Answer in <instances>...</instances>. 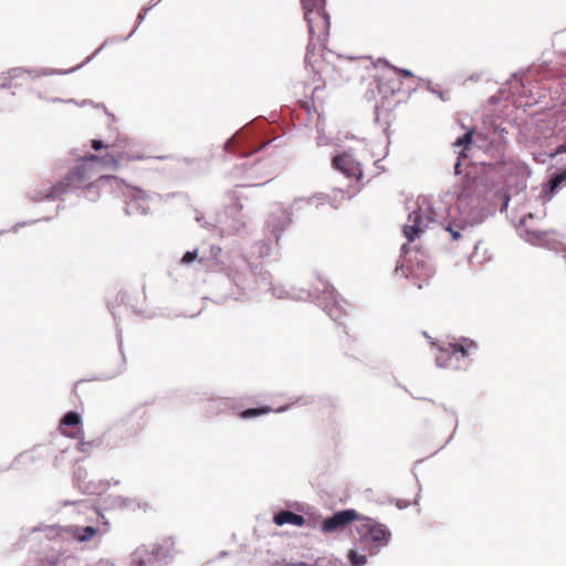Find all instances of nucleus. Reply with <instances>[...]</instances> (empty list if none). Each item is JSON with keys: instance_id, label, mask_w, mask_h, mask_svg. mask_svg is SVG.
<instances>
[{"instance_id": "nucleus-1", "label": "nucleus", "mask_w": 566, "mask_h": 566, "mask_svg": "<svg viewBox=\"0 0 566 566\" xmlns=\"http://www.w3.org/2000/svg\"><path fill=\"white\" fill-rule=\"evenodd\" d=\"M92 147L95 150L102 148L112 149L105 156L88 155L85 156L61 181L53 185L48 192L34 197L35 200L59 199L64 193L82 189L90 200H95L98 195L94 191L99 185L109 184L111 187L118 188L124 197L125 214L128 217H138L142 212L140 190L119 181L115 177L101 174L102 167H116L120 155L116 150L115 143H104L99 139L92 140Z\"/></svg>"}, {"instance_id": "nucleus-2", "label": "nucleus", "mask_w": 566, "mask_h": 566, "mask_svg": "<svg viewBox=\"0 0 566 566\" xmlns=\"http://www.w3.org/2000/svg\"><path fill=\"white\" fill-rule=\"evenodd\" d=\"M269 284L270 272L262 268L261 263L240 254L229 262L226 273L212 280V295L216 302L229 298L237 301L256 292L259 286Z\"/></svg>"}, {"instance_id": "nucleus-3", "label": "nucleus", "mask_w": 566, "mask_h": 566, "mask_svg": "<svg viewBox=\"0 0 566 566\" xmlns=\"http://www.w3.org/2000/svg\"><path fill=\"white\" fill-rule=\"evenodd\" d=\"M256 291H271L277 298L305 301L317 304L329 318H340L352 314L353 305L348 303L336 289L322 275L316 276L311 289L286 287L283 284H273L270 275L268 286H259Z\"/></svg>"}, {"instance_id": "nucleus-4", "label": "nucleus", "mask_w": 566, "mask_h": 566, "mask_svg": "<svg viewBox=\"0 0 566 566\" xmlns=\"http://www.w3.org/2000/svg\"><path fill=\"white\" fill-rule=\"evenodd\" d=\"M457 210L462 223L470 227L480 224L492 216L493 208L486 200L485 184L482 179L465 177L457 195Z\"/></svg>"}, {"instance_id": "nucleus-5", "label": "nucleus", "mask_w": 566, "mask_h": 566, "mask_svg": "<svg viewBox=\"0 0 566 566\" xmlns=\"http://www.w3.org/2000/svg\"><path fill=\"white\" fill-rule=\"evenodd\" d=\"M269 123L265 118L254 119L252 123L239 129L224 143L226 151H238L241 158L264 148L271 140H263L268 135Z\"/></svg>"}, {"instance_id": "nucleus-6", "label": "nucleus", "mask_w": 566, "mask_h": 566, "mask_svg": "<svg viewBox=\"0 0 566 566\" xmlns=\"http://www.w3.org/2000/svg\"><path fill=\"white\" fill-rule=\"evenodd\" d=\"M478 345L472 339L462 337L459 340L439 345L436 361L440 367L449 369H465L476 352Z\"/></svg>"}, {"instance_id": "nucleus-7", "label": "nucleus", "mask_w": 566, "mask_h": 566, "mask_svg": "<svg viewBox=\"0 0 566 566\" xmlns=\"http://www.w3.org/2000/svg\"><path fill=\"white\" fill-rule=\"evenodd\" d=\"M228 197L231 203L227 205L223 216H219V233L222 237L241 233L251 219L235 191L228 192Z\"/></svg>"}, {"instance_id": "nucleus-8", "label": "nucleus", "mask_w": 566, "mask_h": 566, "mask_svg": "<svg viewBox=\"0 0 566 566\" xmlns=\"http://www.w3.org/2000/svg\"><path fill=\"white\" fill-rule=\"evenodd\" d=\"M326 0H301L304 19L307 22L311 40L323 42L329 30V15L325 10Z\"/></svg>"}, {"instance_id": "nucleus-9", "label": "nucleus", "mask_w": 566, "mask_h": 566, "mask_svg": "<svg viewBox=\"0 0 566 566\" xmlns=\"http://www.w3.org/2000/svg\"><path fill=\"white\" fill-rule=\"evenodd\" d=\"M326 200L327 196H325L324 193H316L307 198H296L291 207V210L279 206L271 212L266 221V227L274 235L275 241L277 242L281 232H283L291 224L294 209H298L302 202H305L310 206L315 205L317 207L319 203H324Z\"/></svg>"}, {"instance_id": "nucleus-10", "label": "nucleus", "mask_w": 566, "mask_h": 566, "mask_svg": "<svg viewBox=\"0 0 566 566\" xmlns=\"http://www.w3.org/2000/svg\"><path fill=\"white\" fill-rule=\"evenodd\" d=\"M356 530L361 544L370 539L376 547L387 545L391 535L386 525L373 518L361 516L360 514Z\"/></svg>"}, {"instance_id": "nucleus-11", "label": "nucleus", "mask_w": 566, "mask_h": 566, "mask_svg": "<svg viewBox=\"0 0 566 566\" xmlns=\"http://www.w3.org/2000/svg\"><path fill=\"white\" fill-rule=\"evenodd\" d=\"M332 167L343 174L349 180H359L363 178V168L360 161L356 158L353 149H347L332 158Z\"/></svg>"}, {"instance_id": "nucleus-12", "label": "nucleus", "mask_w": 566, "mask_h": 566, "mask_svg": "<svg viewBox=\"0 0 566 566\" xmlns=\"http://www.w3.org/2000/svg\"><path fill=\"white\" fill-rule=\"evenodd\" d=\"M359 514L353 510H344L336 512L331 517L325 518L322 523V531L326 534H332L345 530L350 523L358 522Z\"/></svg>"}, {"instance_id": "nucleus-13", "label": "nucleus", "mask_w": 566, "mask_h": 566, "mask_svg": "<svg viewBox=\"0 0 566 566\" xmlns=\"http://www.w3.org/2000/svg\"><path fill=\"white\" fill-rule=\"evenodd\" d=\"M60 432L71 439L83 438L84 430L82 427V419L77 412L69 411L60 421Z\"/></svg>"}, {"instance_id": "nucleus-14", "label": "nucleus", "mask_w": 566, "mask_h": 566, "mask_svg": "<svg viewBox=\"0 0 566 566\" xmlns=\"http://www.w3.org/2000/svg\"><path fill=\"white\" fill-rule=\"evenodd\" d=\"M485 196L490 206L493 208L492 216L496 212L506 211L509 203L511 201V192L509 189L500 188V187H488L485 184Z\"/></svg>"}, {"instance_id": "nucleus-15", "label": "nucleus", "mask_w": 566, "mask_h": 566, "mask_svg": "<svg viewBox=\"0 0 566 566\" xmlns=\"http://www.w3.org/2000/svg\"><path fill=\"white\" fill-rule=\"evenodd\" d=\"M54 73H55V71L53 69L29 70V69H22V67H14V69H11L7 73L6 81L2 82L0 84V86L8 87L11 85V82L13 80L24 77L25 75H29L31 77H39V76L52 75Z\"/></svg>"}, {"instance_id": "nucleus-16", "label": "nucleus", "mask_w": 566, "mask_h": 566, "mask_svg": "<svg viewBox=\"0 0 566 566\" xmlns=\"http://www.w3.org/2000/svg\"><path fill=\"white\" fill-rule=\"evenodd\" d=\"M175 542L170 537L163 538L160 542L155 543L149 552L150 559L155 562L166 560L171 558L175 554Z\"/></svg>"}, {"instance_id": "nucleus-17", "label": "nucleus", "mask_w": 566, "mask_h": 566, "mask_svg": "<svg viewBox=\"0 0 566 566\" xmlns=\"http://www.w3.org/2000/svg\"><path fill=\"white\" fill-rule=\"evenodd\" d=\"M563 186H566V167L557 169L549 176V179L543 190L545 198L551 200L557 189Z\"/></svg>"}, {"instance_id": "nucleus-18", "label": "nucleus", "mask_w": 566, "mask_h": 566, "mask_svg": "<svg viewBox=\"0 0 566 566\" xmlns=\"http://www.w3.org/2000/svg\"><path fill=\"white\" fill-rule=\"evenodd\" d=\"M409 221H412V224L405 226L402 231L408 242H412L422 232L423 220L420 210L409 213Z\"/></svg>"}, {"instance_id": "nucleus-19", "label": "nucleus", "mask_w": 566, "mask_h": 566, "mask_svg": "<svg viewBox=\"0 0 566 566\" xmlns=\"http://www.w3.org/2000/svg\"><path fill=\"white\" fill-rule=\"evenodd\" d=\"M273 522L279 526L284 524L303 526L305 524V518L304 516L291 511H281L273 516Z\"/></svg>"}, {"instance_id": "nucleus-20", "label": "nucleus", "mask_w": 566, "mask_h": 566, "mask_svg": "<svg viewBox=\"0 0 566 566\" xmlns=\"http://www.w3.org/2000/svg\"><path fill=\"white\" fill-rule=\"evenodd\" d=\"M272 252V243L270 240L268 241H256L254 242L252 245H251V249H250V252L249 254H245L251 261H252V258H256V259H264L266 256H269ZM253 262H255V260H253ZM256 263H260L259 261H256ZM261 265L263 266V264L261 263Z\"/></svg>"}, {"instance_id": "nucleus-21", "label": "nucleus", "mask_w": 566, "mask_h": 566, "mask_svg": "<svg viewBox=\"0 0 566 566\" xmlns=\"http://www.w3.org/2000/svg\"><path fill=\"white\" fill-rule=\"evenodd\" d=\"M99 530L94 526H85V527H74L72 530V536L78 542H88L91 541Z\"/></svg>"}, {"instance_id": "nucleus-22", "label": "nucleus", "mask_w": 566, "mask_h": 566, "mask_svg": "<svg viewBox=\"0 0 566 566\" xmlns=\"http://www.w3.org/2000/svg\"><path fill=\"white\" fill-rule=\"evenodd\" d=\"M196 211V221L199 226L208 231H218L219 232V217H209L207 218L203 213Z\"/></svg>"}, {"instance_id": "nucleus-23", "label": "nucleus", "mask_w": 566, "mask_h": 566, "mask_svg": "<svg viewBox=\"0 0 566 566\" xmlns=\"http://www.w3.org/2000/svg\"><path fill=\"white\" fill-rule=\"evenodd\" d=\"M255 165L256 164L248 166L247 163L235 165L233 168V175L235 177H244L248 180H253L255 178V174H254Z\"/></svg>"}, {"instance_id": "nucleus-24", "label": "nucleus", "mask_w": 566, "mask_h": 566, "mask_svg": "<svg viewBox=\"0 0 566 566\" xmlns=\"http://www.w3.org/2000/svg\"><path fill=\"white\" fill-rule=\"evenodd\" d=\"M427 90L439 97L442 102L450 99V91L443 90L438 84H433L430 80L426 81Z\"/></svg>"}, {"instance_id": "nucleus-25", "label": "nucleus", "mask_w": 566, "mask_h": 566, "mask_svg": "<svg viewBox=\"0 0 566 566\" xmlns=\"http://www.w3.org/2000/svg\"><path fill=\"white\" fill-rule=\"evenodd\" d=\"M209 260L213 261L214 264H224V253L222 249L218 245H211L209 249V255L207 256Z\"/></svg>"}, {"instance_id": "nucleus-26", "label": "nucleus", "mask_w": 566, "mask_h": 566, "mask_svg": "<svg viewBox=\"0 0 566 566\" xmlns=\"http://www.w3.org/2000/svg\"><path fill=\"white\" fill-rule=\"evenodd\" d=\"M269 412H271V408H269V407L250 408V409L242 411L240 413V417L243 419H249V418L266 415Z\"/></svg>"}, {"instance_id": "nucleus-27", "label": "nucleus", "mask_w": 566, "mask_h": 566, "mask_svg": "<svg viewBox=\"0 0 566 566\" xmlns=\"http://www.w3.org/2000/svg\"><path fill=\"white\" fill-rule=\"evenodd\" d=\"M158 160H167V161H174V157L172 156H157V157H154V156H150V155H145L144 154V161H147L146 163V166H144V169H147V170H153L155 169V163L158 161Z\"/></svg>"}, {"instance_id": "nucleus-28", "label": "nucleus", "mask_w": 566, "mask_h": 566, "mask_svg": "<svg viewBox=\"0 0 566 566\" xmlns=\"http://www.w3.org/2000/svg\"><path fill=\"white\" fill-rule=\"evenodd\" d=\"M348 559L353 566H363L367 562L366 555L359 554L356 551H349Z\"/></svg>"}, {"instance_id": "nucleus-29", "label": "nucleus", "mask_w": 566, "mask_h": 566, "mask_svg": "<svg viewBox=\"0 0 566 566\" xmlns=\"http://www.w3.org/2000/svg\"><path fill=\"white\" fill-rule=\"evenodd\" d=\"M527 235H530L526 240L532 243L541 242L546 235L547 231H537V230H526Z\"/></svg>"}, {"instance_id": "nucleus-30", "label": "nucleus", "mask_w": 566, "mask_h": 566, "mask_svg": "<svg viewBox=\"0 0 566 566\" xmlns=\"http://www.w3.org/2000/svg\"><path fill=\"white\" fill-rule=\"evenodd\" d=\"M313 41L314 40L310 39V43L306 48V54H305L304 62H305L306 66H311L314 70L313 56H314L315 44L313 43Z\"/></svg>"}, {"instance_id": "nucleus-31", "label": "nucleus", "mask_w": 566, "mask_h": 566, "mask_svg": "<svg viewBox=\"0 0 566 566\" xmlns=\"http://www.w3.org/2000/svg\"><path fill=\"white\" fill-rule=\"evenodd\" d=\"M462 228L459 224L448 223L444 226V231L449 232L452 240L458 241L461 238Z\"/></svg>"}, {"instance_id": "nucleus-32", "label": "nucleus", "mask_w": 566, "mask_h": 566, "mask_svg": "<svg viewBox=\"0 0 566 566\" xmlns=\"http://www.w3.org/2000/svg\"><path fill=\"white\" fill-rule=\"evenodd\" d=\"M471 144H472V135L467 133V134H463L462 136L458 137L453 145L457 147L462 146L463 148H468Z\"/></svg>"}, {"instance_id": "nucleus-33", "label": "nucleus", "mask_w": 566, "mask_h": 566, "mask_svg": "<svg viewBox=\"0 0 566 566\" xmlns=\"http://www.w3.org/2000/svg\"><path fill=\"white\" fill-rule=\"evenodd\" d=\"M198 256V250H191L184 253L180 262L181 264L188 265L191 264Z\"/></svg>"}, {"instance_id": "nucleus-34", "label": "nucleus", "mask_w": 566, "mask_h": 566, "mask_svg": "<svg viewBox=\"0 0 566 566\" xmlns=\"http://www.w3.org/2000/svg\"><path fill=\"white\" fill-rule=\"evenodd\" d=\"M91 510L95 513L96 520L91 518V522H102L103 525H105L104 532L107 531L108 522L105 520L104 514L96 507H91Z\"/></svg>"}, {"instance_id": "nucleus-35", "label": "nucleus", "mask_w": 566, "mask_h": 566, "mask_svg": "<svg viewBox=\"0 0 566 566\" xmlns=\"http://www.w3.org/2000/svg\"><path fill=\"white\" fill-rule=\"evenodd\" d=\"M92 447L91 442L84 441L82 438H80V441L76 444V449L80 452H86Z\"/></svg>"}, {"instance_id": "nucleus-36", "label": "nucleus", "mask_w": 566, "mask_h": 566, "mask_svg": "<svg viewBox=\"0 0 566 566\" xmlns=\"http://www.w3.org/2000/svg\"><path fill=\"white\" fill-rule=\"evenodd\" d=\"M546 154L547 153L534 154V159L538 163L546 164L547 159L549 160V158Z\"/></svg>"}, {"instance_id": "nucleus-37", "label": "nucleus", "mask_w": 566, "mask_h": 566, "mask_svg": "<svg viewBox=\"0 0 566 566\" xmlns=\"http://www.w3.org/2000/svg\"><path fill=\"white\" fill-rule=\"evenodd\" d=\"M395 72L401 74L403 77H411L412 72L408 69H399V67H392Z\"/></svg>"}, {"instance_id": "nucleus-38", "label": "nucleus", "mask_w": 566, "mask_h": 566, "mask_svg": "<svg viewBox=\"0 0 566 566\" xmlns=\"http://www.w3.org/2000/svg\"><path fill=\"white\" fill-rule=\"evenodd\" d=\"M316 143L318 146H325L328 144V139L324 135H318L316 138Z\"/></svg>"}, {"instance_id": "nucleus-39", "label": "nucleus", "mask_w": 566, "mask_h": 566, "mask_svg": "<svg viewBox=\"0 0 566 566\" xmlns=\"http://www.w3.org/2000/svg\"><path fill=\"white\" fill-rule=\"evenodd\" d=\"M282 566H314V565L305 563V562H291V563H285Z\"/></svg>"}, {"instance_id": "nucleus-40", "label": "nucleus", "mask_w": 566, "mask_h": 566, "mask_svg": "<svg viewBox=\"0 0 566 566\" xmlns=\"http://www.w3.org/2000/svg\"><path fill=\"white\" fill-rule=\"evenodd\" d=\"M158 1L159 0H150V6L148 8H144V18L146 17L147 12L158 3Z\"/></svg>"}, {"instance_id": "nucleus-41", "label": "nucleus", "mask_w": 566, "mask_h": 566, "mask_svg": "<svg viewBox=\"0 0 566 566\" xmlns=\"http://www.w3.org/2000/svg\"><path fill=\"white\" fill-rule=\"evenodd\" d=\"M408 251H409V245H408V243H403V244L401 245V248H400V254H401V255H406V254L408 253Z\"/></svg>"}, {"instance_id": "nucleus-42", "label": "nucleus", "mask_w": 566, "mask_h": 566, "mask_svg": "<svg viewBox=\"0 0 566 566\" xmlns=\"http://www.w3.org/2000/svg\"><path fill=\"white\" fill-rule=\"evenodd\" d=\"M395 272H396V273L401 272V274H402L403 276H407V274H406V272H405V270H403V264H401V265H400V264H397V265H396V269H395Z\"/></svg>"}, {"instance_id": "nucleus-43", "label": "nucleus", "mask_w": 566, "mask_h": 566, "mask_svg": "<svg viewBox=\"0 0 566 566\" xmlns=\"http://www.w3.org/2000/svg\"><path fill=\"white\" fill-rule=\"evenodd\" d=\"M453 168H454V172H455L457 175H460V174H461V170H460V168H461V161H460L459 159L455 161V164H454V167H453Z\"/></svg>"}, {"instance_id": "nucleus-44", "label": "nucleus", "mask_w": 566, "mask_h": 566, "mask_svg": "<svg viewBox=\"0 0 566 566\" xmlns=\"http://www.w3.org/2000/svg\"><path fill=\"white\" fill-rule=\"evenodd\" d=\"M108 43V41L104 42L97 50L96 52L90 56L86 61L88 62L93 56H95L99 51H102V49Z\"/></svg>"}, {"instance_id": "nucleus-45", "label": "nucleus", "mask_w": 566, "mask_h": 566, "mask_svg": "<svg viewBox=\"0 0 566 566\" xmlns=\"http://www.w3.org/2000/svg\"><path fill=\"white\" fill-rule=\"evenodd\" d=\"M427 219L429 221H433L434 220V213L431 210L428 212Z\"/></svg>"}, {"instance_id": "nucleus-46", "label": "nucleus", "mask_w": 566, "mask_h": 566, "mask_svg": "<svg viewBox=\"0 0 566 566\" xmlns=\"http://www.w3.org/2000/svg\"><path fill=\"white\" fill-rule=\"evenodd\" d=\"M77 69H80V65L74 66V70H77ZM54 71H55L54 74H61L62 73L61 71H57V70H54ZM72 71H73V69H72ZM70 72H71V70H70ZM64 73H69V71H65Z\"/></svg>"}, {"instance_id": "nucleus-47", "label": "nucleus", "mask_w": 566, "mask_h": 566, "mask_svg": "<svg viewBox=\"0 0 566 566\" xmlns=\"http://www.w3.org/2000/svg\"><path fill=\"white\" fill-rule=\"evenodd\" d=\"M77 69H80V65L74 66V70H77ZM54 71H55L54 74H61L62 73L61 71H57V70H54ZM72 71H73V69H72ZM70 72H71V70H70ZM64 73H69V71H65Z\"/></svg>"}, {"instance_id": "nucleus-48", "label": "nucleus", "mask_w": 566, "mask_h": 566, "mask_svg": "<svg viewBox=\"0 0 566 566\" xmlns=\"http://www.w3.org/2000/svg\"><path fill=\"white\" fill-rule=\"evenodd\" d=\"M143 198H144V201H146L147 199L151 198V196L147 195L146 191L144 190Z\"/></svg>"}, {"instance_id": "nucleus-49", "label": "nucleus", "mask_w": 566, "mask_h": 566, "mask_svg": "<svg viewBox=\"0 0 566 566\" xmlns=\"http://www.w3.org/2000/svg\"><path fill=\"white\" fill-rule=\"evenodd\" d=\"M525 220H526V217H524V218H522V219L520 220V226H521V227L525 223Z\"/></svg>"}, {"instance_id": "nucleus-50", "label": "nucleus", "mask_w": 566, "mask_h": 566, "mask_svg": "<svg viewBox=\"0 0 566 566\" xmlns=\"http://www.w3.org/2000/svg\"><path fill=\"white\" fill-rule=\"evenodd\" d=\"M182 161H185V163L189 164L191 160H190V159H188V158H184V159H182Z\"/></svg>"}, {"instance_id": "nucleus-51", "label": "nucleus", "mask_w": 566, "mask_h": 566, "mask_svg": "<svg viewBox=\"0 0 566 566\" xmlns=\"http://www.w3.org/2000/svg\"><path fill=\"white\" fill-rule=\"evenodd\" d=\"M140 19H142V13H138L137 20H140Z\"/></svg>"}]
</instances>
